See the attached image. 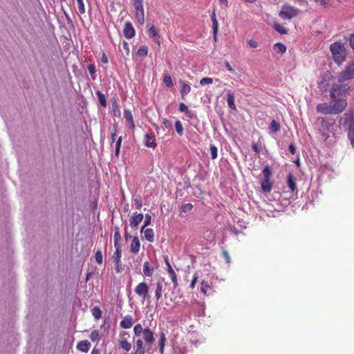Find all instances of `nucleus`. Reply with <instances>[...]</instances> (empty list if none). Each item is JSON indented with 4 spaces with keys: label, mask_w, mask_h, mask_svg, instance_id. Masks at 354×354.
<instances>
[{
    "label": "nucleus",
    "mask_w": 354,
    "mask_h": 354,
    "mask_svg": "<svg viewBox=\"0 0 354 354\" xmlns=\"http://www.w3.org/2000/svg\"><path fill=\"white\" fill-rule=\"evenodd\" d=\"M347 106V101L340 100L338 102L331 103H321L317 105L316 110L318 113L324 115H337L342 113Z\"/></svg>",
    "instance_id": "f257e3e1"
},
{
    "label": "nucleus",
    "mask_w": 354,
    "mask_h": 354,
    "mask_svg": "<svg viewBox=\"0 0 354 354\" xmlns=\"http://www.w3.org/2000/svg\"><path fill=\"white\" fill-rule=\"evenodd\" d=\"M315 124L318 127V130L324 140L329 138V132H331L333 136H335V133L333 132V127L336 124L335 119L328 117H319Z\"/></svg>",
    "instance_id": "f03ea898"
},
{
    "label": "nucleus",
    "mask_w": 354,
    "mask_h": 354,
    "mask_svg": "<svg viewBox=\"0 0 354 354\" xmlns=\"http://www.w3.org/2000/svg\"><path fill=\"white\" fill-rule=\"evenodd\" d=\"M339 129L347 131V136L354 148V117L351 113H345L339 120Z\"/></svg>",
    "instance_id": "7ed1b4c3"
},
{
    "label": "nucleus",
    "mask_w": 354,
    "mask_h": 354,
    "mask_svg": "<svg viewBox=\"0 0 354 354\" xmlns=\"http://www.w3.org/2000/svg\"><path fill=\"white\" fill-rule=\"evenodd\" d=\"M330 50L333 59L337 64H342L346 59V50L344 44L341 41H336L330 44Z\"/></svg>",
    "instance_id": "20e7f679"
},
{
    "label": "nucleus",
    "mask_w": 354,
    "mask_h": 354,
    "mask_svg": "<svg viewBox=\"0 0 354 354\" xmlns=\"http://www.w3.org/2000/svg\"><path fill=\"white\" fill-rule=\"evenodd\" d=\"M346 86L342 84H333L330 91L331 101L338 102L340 100H346Z\"/></svg>",
    "instance_id": "39448f33"
},
{
    "label": "nucleus",
    "mask_w": 354,
    "mask_h": 354,
    "mask_svg": "<svg viewBox=\"0 0 354 354\" xmlns=\"http://www.w3.org/2000/svg\"><path fill=\"white\" fill-rule=\"evenodd\" d=\"M300 13V10L290 4L285 3L281 6L279 16L283 20H290L296 17Z\"/></svg>",
    "instance_id": "423d86ee"
},
{
    "label": "nucleus",
    "mask_w": 354,
    "mask_h": 354,
    "mask_svg": "<svg viewBox=\"0 0 354 354\" xmlns=\"http://www.w3.org/2000/svg\"><path fill=\"white\" fill-rule=\"evenodd\" d=\"M149 290V285L145 281H142L135 287L134 292L139 297L141 298L142 301L144 302L146 299H149L150 297Z\"/></svg>",
    "instance_id": "0eeeda50"
},
{
    "label": "nucleus",
    "mask_w": 354,
    "mask_h": 354,
    "mask_svg": "<svg viewBox=\"0 0 354 354\" xmlns=\"http://www.w3.org/2000/svg\"><path fill=\"white\" fill-rule=\"evenodd\" d=\"M135 9V17L140 25L145 23V11L143 7V0H133V3Z\"/></svg>",
    "instance_id": "6e6552de"
},
{
    "label": "nucleus",
    "mask_w": 354,
    "mask_h": 354,
    "mask_svg": "<svg viewBox=\"0 0 354 354\" xmlns=\"http://www.w3.org/2000/svg\"><path fill=\"white\" fill-rule=\"evenodd\" d=\"M339 80L344 82L354 78V62L348 64L344 69L339 73Z\"/></svg>",
    "instance_id": "1a4fd4ad"
},
{
    "label": "nucleus",
    "mask_w": 354,
    "mask_h": 354,
    "mask_svg": "<svg viewBox=\"0 0 354 354\" xmlns=\"http://www.w3.org/2000/svg\"><path fill=\"white\" fill-rule=\"evenodd\" d=\"M119 337V347L126 352H129L131 349V344L127 340L129 337V334L126 331H122L120 332Z\"/></svg>",
    "instance_id": "9d476101"
},
{
    "label": "nucleus",
    "mask_w": 354,
    "mask_h": 354,
    "mask_svg": "<svg viewBox=\"0 0 354 354\" xmlns=\"http://www.w3.org/2000/svg\"><path fill=\"white\" fill-rule=\"evenodd\" d=\"M142 338L147 350H149L155 341V338L153 332L149 327L144 328Z\"/></svg>",
    "instance_id": "9b49d317"
},
{
    "label": "nucleus",
    "mask_w": 354,
    "mask_h": 354,
    "mask_svg": "<svg viewBox=\"0 0 354 354\" xmlns=\"http://www.w3.org/2000/svg\"><path fill=\"white\" fill-rule=\"evenodd\" d=\"M143 220V214L141 213H138L136 212H133L129 218L130 226L132 229L136 230L139 225V224Z\"/></svg>",
    "instance_id": "f8f14e48"
},
{
    "label": "nucleus",
    "mask_w": 354,
    "mask_h": 354,
    "mask_svg": "<svg viewBox=\"0 0 354 354\" xmlns=\"http://www.w3.org/2000/svg\"><path fill=\"white\" fill-rule=\"evenodd\" d=\"M165 260L167 266V271L168 272L169 277L173 283L174 288H176L178 285L177 275L174 270L172 268L171 264L169 263L167 257H166Z\"/></svg>",
    "instance_id": "ddd939ff"
},
{
    "label": "nucleus",
    "mask_w": 354,
    "mask_h": 354,
    "mask_svg": "<svg viewBox=\"0 0 354 354\" xmlns=\"http://www.w3.org/2000/svg\"><path fill=\"white\" fill-rule=\"evenodd\" d=\"M135 29L129 21L124 24L123 28V35L127 39H131L135 36Z\"/></svg>",
    "instance_id": "4468645a"
},
{
    "label": "nucleus",
    "mask_w": 354,
    "mask_h": 354,
    "mask_svg": "<svg viewBox=\"0 0 354 354\" xmlns=\"http://www.w3.org/2000/svg\"><path fill=\"white\" fill-rule=\"evenodd\" d=\"M145 145L148 148H155L157 146L156 138L153 133L145 136Z\"/></svg>",
    "instance_id": "2eb2a0df"
},
{
    "label": "nucleus",
    "mask_w": 354,
    "mask_h": 354,
    "mask_svg": "<svg viewBox=\"0 0 354 354\" xmlns=\"http://www.w3.org/2000/svg\"><path fill=\"white\" fill-rule=\"evenodd\" d=\"M122 256V252H115L113 256V260L114 263L115 270L117 273H120L122 270V266L120 261V258Z\"/></svg>",
    "instance_id": "dca6fc26"
},
{
    "label": "nucleus",
    "mask_w": 354,
    "mask_h": 354,
    "mask_svg": "<svg viewBox=\"0 0 354 354\" xmlns=\"http://www.w3.org/2000/svg\"><path fill=\"white\" fill-rule=\"evenodd\" d=\"M179 84L180 85V93L181 98L185 99V97L191 91L190 84L183 80H180Z\"/></svg>",
    "instance_id": "f3484780"
},
{
    "label": "nucleus",
    "mask_w": 354,
    "mask_h": 354,
    "mask_svg": "<svg viewBox=\"0 0 354 354\" xmlns=\"http://www.w3.org/2000/svg\"><path fill=\"white\" fill-rule=\"evenodd\" d=\"M149 35L151 38L153 39V41L158 45H160V35L158 34V31L157 28L152 25L149 29L148 30Z\"/></svg>",
    "instance_id": "a211bd4d"
},
{
    "label": "nucleus",
    "mask_w": 354,
    "mask_h": 354,
    "mask_svg": "<svg viewBox=\"0 0 354 354\" xmlns=\"http://www.w3.org/2000/svg\"><path fill=\"white\" fill-rule=\"evenodd\" d=\"M146 347L143 340L138 339L136 342V349L133 354H145Z\"/></svg>",
    "instance_id": "6ab92c4d"
},
{
    "label": "nucleus",
    "mask_w": 354,
    "mask_h": 354,
    "mask_svg": "<svg viewBox=\"0 0 354 354\" xmlns=\"http://www.w3.org/2000/svg\"><path fill=\"white\" fill-rule=\"evenodd\" d=\"M146 227L142 226L141 228V232L144 233L145 237L149 242L154 241V232L151 228H145Z\"/></svg>",
    "instance_id": "aec40b11"
},
{
    "label": "nucleus",
    "mask_w": 354,
    "mask_h": 354,
    "mask_svg": "<svg viewBox=\"0 0 354 354\" xmlns=\"http://www.w3.org/2000/svg\"><path fill=\"white\" fill-rule=\"evenodd\" d=\"M287 185L292 192L297 189L296 177L292 174H288L287 176Z\"/></svg>",
    "instance_id": "412c9836"
},
{
    "label": "nucleus",
    "mask_w": 354,
    "mask_h": 354,
    "mask_svg": "<svg viewBox=\"0 0 354 354\" xmlns=\"http://www.w3.org/2000/svg\"><path fill=\"white\" fill-rule=\"evenodd\" d=\"M211 20L212 24V30H213V35L214 40L216 39V35L218 32V24L216 19V12L215 10L213 11V12L211 15Z\"/></svg>",
    "instance_id": "4be33fe9"
},
{
    "label": "nucleus",
    "mask_w": 354,
    "mask_h": 354,
    "mask_svg": "<svg viewBox=\"0 0 354 354\" xmlns=\"http://www.w3.org/2000/svg\"><path fill=\"white\" fill-rule=\"evenodd\" d=\"M140 248V242L139 241V239L137 236H134L133 238L131 246H130V251L133 253L136 254L139 252Z\"/></svg>",
    "instance_id": "5701e85b"
},
{
    "label": "nucleus",
    "mask_w": 354,
    "mask_h": 354,
    "mask_svg": "<svg viewBox=\"0 0 354 354\" xmlns=\"http://www.w3.org/2000/svg\"><path fill=\"white\" fill-rule=\"evenodd\" d=\"M133 318L131 315L125 316L120 322V326L122 328H130L133 326Z\"/></svg>",
    "instance_id": "b1692460"
},
{
    "label": "nucleus",
    "mask_w": 354,
    "mask_h": 354,
    "mask_svg": "<svg viewBox=\"0 0 354 354\" xmlns=\"http://www.w3.org/2000/svg\"><path fill=\"white\" fill-rule=\"evenodd\" d=\"M163 289V284L161 281H158L156 284L155 289V298L156 301H158L162 297V292Z\"/></svg>",
    "instance_id": "393cba45"
},
{
    "label": "nucleus",
    "mask_w": 354,
    "mask_h": 354,
    "mask_svg": "<svg viewBox=\"0 0 354 354\" xmlns=\"http://www.w3.org/2000/svg\"><path fill=\"white\" fill-rule=\"evenodd\" d=\"M90 347L91 344L88 340L81 341L77 345V348L84 353H87Z\"/></svg>",
    "instance_id": "a878e982"
},
{
    "label": "nucleus",
    "mask_w": 354,
    "mask_h": 354,
    "mask_svg": "<svg viewBox=\"0 0 354 354\" xmlns=\"http://www.w3.org/2000/svg\"><path fill=\"white\" fill-rule=\"evenodd\" d=\"M261 186L264 192L269 193L272 190V183L270 180L263 179L261 183Z\"/></svg>",
    "instance_id": "bb28decb"
},
{
    "label": "nucleus",
    "mask_w": 354,
    "mask_h": 354,
    "mask_svg": "<svg viewBox=\"0 0 354 354\" xmlns=\"http://www.w3.org/2000/svg\"><path fill=\"white\" fill-rule=\"evenodd\" d=\"M153 268L150 267L149 262L145 261L143 265V272L144 275L148 277H151L153 275Z\"/></svg>",
    "instance_id": "cd10ccee"
},
{
    "label": "nucleus",
    "mask_w": 354,
    "mask_h": 354,
    "mask_svg": "<svg viewBox=\"0 0 354 354\" xmlns=\"http://www.w3.org/2000/svg\"><path fill=\"white\" fill-rule=\"evenodd\" d=\"M227 102L229 107L233 110L236 109V105L234 103V95L231 91H228L227 93Z\"/></svg>",
    "instance_id": "c85d7f7f"
},
{
    "label": "nucleus",
    "mask_w": 354,
    "mask_h": 354,
    "mask_svg": "<svg viewBox=\"0 0 354 354\" xmlns=\"http://www.w3.org/2000/svg\"><path fill=\"white\" fill-rule=\"evenodd\" d=\"M124 118L126 119L127 122L131 124V127L132 129L135 128L133 118L131 113V111L129 109H124Z\"/></svg>",
    "instance_id": "c756f323"
},
{
    "label": "nucleus",
    "mask_w": 354,
    "mask_h": 354,
    "mask_svg": "<svg viewBox=\"0 0 354 354\" xmlns=\"http://www.w3.org/2000/svg\"><path fill=\"white\" fill-rule=\"evenodd\" d=\"M279 129H280L279 123L278 122H277L276 120H273L269 125V130L272 133H275L277 131H279Z\"/></svg>",
    "instance_id": "7c9ffc66"
},
{
    "label": "nucleus",
    "mask_w": 354,
    "mask_h": 354,
    "mask_svg": "<svg viewBox=\"0 0 354 354\" xmlns=\"http://www.w3.org/2000/svg\"><path fill=\"white\" fill-rule=\"evenodd\" d=\"M148 53V47L141 46L136 52V55L140 57H145Z\"/></svg>",
    "instance_id": "2f4dec72"
},
{
    "label": "nucleus",
    "mask_w": 354,
    "mask_h": 354,
    "mask_svg": "<svg viewBox=\"0 0 354 354\" xmlns=\"http://www.w3.org/2000/svg\"><path fill=\"white\" fill-rule=\"evenodd\" d=\"M274 28L277 32L280 33L281 35H286L288 33V29L280 24H274Z\"/></svg>",
    "instance_id": "473e14b6"
},
{
    "label": "nucleus",
    "mask_w": 354,
    "mask_h": 354,
    "mask_svg": "<svg viewBox=\"0 0 354 354\" xmlns=\"http://www.w3.org/2000/svg\"><path fill=\"white\" fill-rule=\"evenodd\" d=\"M262 173L263 175V179L270 180L272 176V169L269 165L264 167Z\"/></svg>",
    "instance_id": "72a5a7b5"
},
{
    "label": "nucleus",
    "mask_w": 354,
    "mask_h": 354,
    "mask_svg": "<svg viewBox=\"0 0 354 354\" xmlns=\"http://www.w3.org/2000/svg\"><path fill=\"white\" fill-rule=\"evenodd\" d=\"M274 50L277 53L283 54L286 50V47L282 43H277L274 46Z\"/></svg>",
    "instance_id": "f704fd0d"
},
{
    "label": "nucleus",
    "mask_w": 354,
    "mask_h": 354,
    "mask_svg": "<svg viewBox=\"0 0 354 354\" xmlns=\"http://www.w3.org/2000/svg\"><path fill=\"white\" fill-rule=\"evenodd\" d=\"M96 95L97 96V98H98V100H99V102L100 103V104L105 107L106 106V97L105 95L100 91H97L96 92Z\"/></svg>",
    "instance_id": "c9c22d12"
},
{
    "label": "nucleus",
    "mask_w": 354,
    "mask_h": 354,
    "mask_svg": "<svg viewBox=\"0 0 354 354\" xmlns=\"http://www.w3.org/2000/svg\"><path fill=\"white\" fill-rule=\"evenodd\" d=\"M90 339L92 342H98L100 339V333L97 330H93L90 335Z\"/></svg>",
    "instance_id": "e433bc0d"
},
{
    "label": "nucleus",
    "mask_w": 354,
    "mask_h": 354,
    "mask_svg": "<svg viewBox=\"0 0 354 354\" xmlns=\"http://www.w3.org/2000/svg\"><path fill=\"white\" fill-rule=\"evenodd\" d=\"M91 313H92V315L95 317V319H99L100 318H101L102 317V310L101 309L97 307V306H95L94 307L92 310H91Z\"/></svg>",
    "instance_id": "4c0bfd02"
},
{
    "label": "nucleus",
    "mask_w": 354,
    "mask_h": 354,
    "mask_svg": "<svg viewBox=\"0 0 354 354\" xmlns=\"http://www.w3.org/2000/svg\"><path fill=\"white\" fill-rule=\"evenodd\" d=\"M166 342V337L163 333L160 334V339H159V346H160V353H162L164 351V346Z\"/></svg>",
    "instance_id": "58836bf2"
},
{
    "label": "nucleus",
    "mask_w": 354,
    "mask_h": 354,
    "mask_svg": "<svg viewBox=\"0 0 354 354\" xmlns=\"http://www.w3.org/2000/svg\"><path fill=\"white\" fill-rule=\"evenodd\" d=\"M210 289L211 287L209 286L207 282L203 281L201 283V292L204 295H207V291Z\"/></svg>",
    "instance_id": "ea45409f"
},
{
    "label": "nucleus",
    "mask_w": 354,
    "mask_h": 354,
    "mask_svg": "<svg viewBox=\"0 0 354 354\" xmlns=\"http://www.w3.org/2000/svg\"><path fill=\"white\" fill-rule=\"evenodd\" d=\"M143 330L144 328H142L140 324H136L135 326L133 327L134 335L137 337L140 336L141 334L143 333Z\"/></svg>",
    "instance_id": "a19ab883"
},
{
    "label": "nucleus",
    "mask_w": 354,
    "mask_h": 354,
    "mask_svg": "<svg viewBox=\"0 0 354 354\" xmlns=\"http://www.w3.org/2000/svg\"><path fill=\"white\" fill-rule=\"evenodd\" d=\"M95 260L98 264H102L103 262V255L100 250H97L95 253Z\"/></svg>",
    "instance_id": "79ce46f5"
},
{
    "label": "nucleus",
    "mask_w": 354,
    "mask_h": 354,
    "mask_svg": "<svg viewBox=\"0 0 354 354\" xmlns=\"http://www.w3.org/2000/svg\"><path fill=\"white\" fill-rule=\"evenodd\" d=\"M163 82H164L165 84L166 85V86L168 88H170V87L173 86V85H174L172 78L169 75L164 76Z\"/></svg>",
    "instance_id": "37998d69"
},
{
    "label": "nucleus",
    "mask_w": 354,
    "mask_h": 354,
    "mask_svg": "<svg viewBox=\"0 0 354 354\" xmlns=\"http://www.w3.org/2000/svg\"><path fill=\"white\" fill-rule=\"evenodd\" d=\"M78 12L80 14L82 15L85 13V7H84V3L83 0H76Z\"/></svg>",
    "instance_id": "c03bdc74"
},
{
    "label": "nucleus",
    "mask_w": 354,
    "mask_h": 354,
    "mask_svg": "<svg viewBox=\"0 0 354 354\" xmlns=\"http://www.w3.org/2000/svg\"><path fill=\"white\" fill-rule=\"evenodd\" d=\"M175 128H176L177 133L179 136H182L183 134V125H182L180 121L177 120L175 122Z\"/></svg>",
    "instance_id": "a18cd8bd"
},
{
    "label": "nucleus",
    "mask_w": 354,
    "mask_h": 354,
    "mask_svg": "<svg viewBox=\"0 0 354 354\" xmlns=\"http://www.w3.org/2000/svg\"><path fill=\"white\" fill-rule=\"evenodd\" d=\"M209 151L212 159H216L217 158V147L214 145H211L209 147Z\"/></svg>",
    "instance_id": "49530a36"
},
{
    "label": "nucleus",
    "mask_w": 354,
    "mask_h": 354,
    "mask_svg": "<svg viewBox=\"0 0 354 354\" xmlns=\"http://www.w3.org/2000/svg\"><path fill=\"white\" fill-rule=\"evenodd\" d=\"M87 69L90 73V75H91L92 77V79L93 80H95V65L93 64H89L88 66H87Z\"/></svg>",
    "instance_id": "de8ad7c7"
},
{
    "label": "nucleus",
    "mask_w": 354,
    "mask_h": 354,
    "mask_svg": "<svg viewBox=\"0 0 354 354\" xmlns=\"http://www.w3.org/2000/svg\"><path fill=\"white\" fill-rule=\"evenodd\" d=\"M133 203L137 209H140L142 206V202L140 196L134 198Z\"/></svg>",
    "instance_id": "09e8293b"
},
{
    "label": "nucleus",
    "mask_w": 354,
    "mask_h": 354,
    "mask_svg": "<svg viewBox=\"0 0 354 354\" xmlns=\"http://www.w3.org/2000/svg\"><path fill=\"white\" fill-rule=\"evenodd\" d=\"M121 143H122V137L120 136L118 138L117 142L115 143V156H117L120 153Z\"/></svg>",
    "instance_id": "8fccbe9b"
},
{
    "label": "nucleus",
    "mask_w": 354,
    "mask_h": 354,
    "mask_svg": "<svg viewBox=\"0 0 354 354\" xmlns=\"http://www.w3.org/2000/svg\"><path fill=\"white\" fill-rule=\"evenodd\" d=\"M193 208V205L191 203H185L181 206V210L183 212H189Z\"/></svg>",
    "instance_id": "3c124183"
},
{
    "label": "nucleus",
    "mask_w": 354,
    "mask_h": 354,
    "mask_svg": "<svg viewBox=\"0 0 354 354\" xmlns=\"http://www.w3.org/2000/svg\"><path fill=\"white\" fill-rule=\"evenodd\" d=\"M213 82V80L211 77H203L200 81V84L202 86L206 84H210Z\"/></svg>",
    "instance_id": "603ef678"
},
{
    "label": "nucleus",
    "mask_w": 354,
    "mask_h": 354,
    "mask_svg": "<svg viewBox=\"0 0 354 354\" xmlns=\"http://www.w3.org/2000/svg\"><path fill=\"white\" fill-rule=\"evenodd\" d=\"M122 45V48L124 50L126 55H129L130 53V49H129V45L128 42L123 41Z\"/></svg>",
    "instance_id": "864d4df0"
},
{
    "label": "nucleus",
    "mask_w": 354,
    "mask_h": 354,
    "mask_svg": "<svg viewBox=\"0 0 354 354\" xmlns=\"http://www.w3.org/2000/svg\"><path fill=\"white\" fill-rule=\"evenodd\" d=\"M221 254H222V256L225 259L226 263H231V258H230V256L228 252L226 251V250H223Z\"/></svg>",
    "instance_id": "5fc2aeb1"
},
{
    "label": "nucleus",
    "mask_w": 354,
    "mask_h": 354,
    "mask_svg": "<svg viewBox=\"0 0 354 354\" xmlns=\"http://www.w3.org/2000/svg\"><path fill=\"white\" fill-rule=\"evenodd\" d=\"M198 274L196 273L193 276L192 280L191 283L189 285V288L191 289H194L195 288V286H196V282L198 281Z\"/></svg>",
    "instance_id": "6e6d98bb"
},
{
    "label": "nucleus",
    "mask_w": 354,
    "mask_h": 354,
    "mask_svg": "<svg viewBox=\"0 0 354 354\" xmlns=\"http://www.w3.org/2000/svg\"><path fill=\"white\" fill-rule=\"evenodd\" d=\"M151 216L149 214H146L145 216V221H144V225L145 227H147L151 224Z\"/></svg>",
    "instance_id": "4d7b16f0"
},
{
    "label": "nucleus",
    "mask_w": 354,
    "mask_h": 354,
    "mask_svg": "<svg viewBox=\"0 0 354 354\" xmlns=\"http://www.w3.org/2000/svg\"><path fill=\"white\" fill-rule=\"evenodd\" d=\"M113 238H114V241H120L121 235H120L118 228H116V231L114 233Z\"/></svg>",
    "instance_id": "13d9d810"
},
{
    "label": "nucleus",
    "mask_w": 354,
    "mask_h": 354,
    "mask_svg": "<svg viewBox=\"0 0 354 354\" xmlns=\"http://www.w3.org/2000/svg\"><path fill=\"white\" fill-rule=\"evenodd\" d=\"M188 109V106L183 102H180L179 104V106H178V110L180 111V112H185L186 111H187Z\"/></svg>",
    "instance_id": "bf43d9fd"
},
{
    "label": "nucleus",
    "mask_w": 354,
    "mask_h": 354,
    "mask_svg": "<svg viewBox=\"0 0 354 354\" xmlns=\"http://www.w3.org/2000/svg\"><path fill=\"white\" fill-rule=\"evenodd\" d=\"M248 45L251 47V48H256L258 47L259 46V44L257 41H256L255 40H253V39H250L248 41Z\"/></svg>",
    "instance_id": "052dcab7"
},
{
    "label": "nucleus",
    "mask_w": 354,
    "mask_h": 354,
    "mask_svg": "<svg viewBox=\"0 0 354 354\" xmlns=\"http://www.w3.org/2000/svg\"><path fill=\"white\" fill-rule=\"evenodd\" d=\"M113 111L114 115H115V116H120V109H119L118 106L117 104H115V105L113 106Z\"/></svg>",
    "instance_id": "680f3d73"
},
{
    "label": "nucleus",
    "mask_w": 354,
    "mask_h": 354,
    "mask_svg": "<svg viewBox=\"0 0 354 354\" xmlns=\"http://www.w3.org/2000/svg\"><path fill=\"white\" fill-rule=\"evenodd\" d=\"M252 148L254 150V151H255L257 153H259L261 151V149L257 143H253L252 145Z\"/></svg>",
    "instance_id": "e2e57ef3"
},
{
    "label": "nucleus",
    "mask_w": 354,
    "mask_h": 354,
    "mask_svg": "<svg viewBox=\"0 0 354 354\" xmlns=\"http://www.w3.org/2000/svg\"><path fill=\"white\" fill-rule=\"evenodd\" d=\"M115 252H121V245L120 241H114Z\"/></svg>",
    "instance_id": "0e129e2a"
},
{
    "label": "nucleus",
    "mask_w": 354,
    "mask_h": 354,
    "mask_svg": "<svg viewBox=\"0 0 354 354\" xmlns=\"http://www.w3.org/2000/svg\"><path fill=\"white\" fill-rule=\"evenodd\" d=\"M288 148L290 153L294 155L296 152V147L295 145L293 143H290Z\"/></svg>",
    "instance_id": "69168bd1"
},
{
    "label": "nucleus",
    "mask_w": 354,
    "mask_h": 354,
    "mask_svg": "<svg viewBox=\"0 0 354 354\" xmlns=\"http://www.w3.org/2000/svg\"><path fill=\"white\" fill-rule=\"evenodd\" d=\"M185 114L189 118H193L194 117V114L193 111H192L189 109H187V111H186L185 112Z\"/></svg>",
    "instance_id": "338daca9"
},
{
    "label": "nucleus",
    "mask_w": 354,
    "mask_h": 354,
    "mask_svg": "<svg viewBox=\"0 0 354 354\" xmlns=\"http://www.w3.org/2000/svg\"><path fill=\"white\" fill-rule=\"evenodd\" d=\"M350 45L352 49L354 50V34H352L350 37Z\"/></svg>",
    "instance_id": "774afa93"
}]
</instances>
